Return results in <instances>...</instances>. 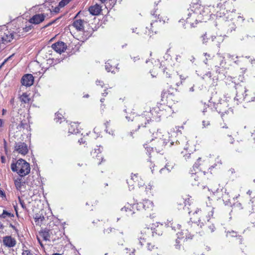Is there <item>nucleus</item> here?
Instances as JSON below:
<instances>
[{
	"label": "nucleus",
	"instance_id": "1",
	"mask_svg": "<svg viewBox=\"0 0 255 255\" xmlns=\"http://www.w3.org/2000/svg\"><path fill=\"white\" fill-rule=\"evenodd\" d=\"M187 11L186 22L189 23L192 27L195 26L193 21L196 22V24L199 21L208 19L211 15L210 6H204L197 3L193 4Z\"/></svg>",
	"mask_w": 255,
	"mask_h": 255
},
{
	"label": "nucleus",
	"instance_id": "2",
	"mask_svg": "<svg viewBox=\"0 0 255 255\" xmlns=\"http://www.w3.org/2000/svg\"><path fill=\"white\" fill-rule=\"evenodd\" d=\"M201 212V211L199 209H197L195 211L193 215L194 217H191L190 221L187 223V229L184 232H179L177 234V239L176 240L175 247L176 249L180 250L181 249V240L183 239V241L187 240V239H192V235H191V228L192 227L195 228L196 226H200L202 228L204 226V223L201 222V220L200 218L197 217L198 220L196 221L195 219V216L198 213Z\"/></svg>",
	"mask_w": 255,
	"mask_h": 255
},
{
	"label": "nucleus",
	"instance_id": "3",
	"mask_svg": "<svg viewBox=\"0 0 255 255\" xmlns=\"http://www.w3.org/2000/svg\"><path fill=\"white\" fill-rule=\"evenodd\" d=\"M162 112L163 111L157 106L153 107L149 112H144L142 115L137 117V120L139 123L138 126V128L141 126L145 127L147 123H149L151 120H157L161 117Z\"/></svg>",
	"mask_w": 255,
	"mask_h": 255
},
{
	"label": "nucleus",
	"instance_id": "4",
	"mask_svg": "<svg viewBox=\"0 0 255 255\" xmlns=\"http://www.w3.org/2000/svg\"><path fill=\"white\" fill-rule=\"evenodd\" d=\"M11 169L13 172H16L21 177L28 174L30 171L29 163L21 158L18 159L15 163H12Z\"/></svg>",
	"mask_w": 255,
	"mask_h": 255
},
{
	"label": "nucleus",
	"instance_id": "5",
	"mask_svg": "<svg viewBox=\"0 0 255 255\" xmlns=\"http://www.w3.org/2000/svg\"><path fill=\"white\" fill-rule=\"evenodd\" d=\"M235 88L236 90V96L235 98V100L238 101V102H241L243 100L246 101L247 102L255 101V97L250 99L247 96V94H245L247 89L245 86L240 84H236Z\"/></svg>",
	"mask_w": 255,
	"mask_h": 255
},
{
	"label": "nucleus",
	"instance_id": "6",
	"mask_svg": "<svg viewBox=\"0 0 255 255\" xmlns=\"http://www.w3.org/2000/svg\"><path fill=\"white\" fill-rule=\"evenodd\" d=\"M214 64L217 73H222L224 71V68L226 65L225 57L221 54L218 53L214 58Z\"/></svg>",
	"mask_w": 255,
	"mask_h": 255
},
{
	"label": "nucleus",
	"instance_id": "7",
	"mask_svg": "<svg viewBox=\"0 0 255 255\" xmlns=\"http://www.w3.org/2000/svg\"><path fill=\"white\" fill-rule=\"evenodd\" d=\"M157 9H155L154 11H152L151 12V14L152 16H154V17L156 18V17L157 16V19H156L155 20H152V22L150 23V31H151L152 33H156L157 32V29L155 28V27L156 26V23L158 22V21L159 22H163V23H165L166 21H167L168 19L166 17L164 18H162L161 16H160V14L157 13Z\"/></svg>",
	"mask_w": 255,
	"mask_h": 255
},
{
	"label": "nucleus",
	"instance_id": "8",
	"mask_svg": "<svg viewBox=\"0 0 255 255\" xmlns=\"http://www.w3.org/2000/svg\"><path fill=\"white\" fill-rule=\"evenodd\" d=\"M0 37L2 43L6 44L10 42L14 38V36L13 33L3 26L0 30Z\"/></svg>",
	"mask_w": 255,
	"mask_h": 255
},
{
	"label": "nucleus",
	"instance_id": "9",
	"mask_svg": "<svg viewBox=\"0 0 255 255\" xmlns=\"http://www.w3.org/2000/svg\"><path fill=\"white\" fill-rule=\"evenodd\" d=\"M14 150L21 155H25L27 153L28 149V146L25 143L18 142L15 143Z\"/></svg>",
	"mask_w": 255,
	"mask_h": 255
},
{
	"label": "nucleus",
	"instance_id": "10",
	"mask_svg": "<svg viewBox=\"0 0 255 255\" xmlns=\"http://www.w3.org/2000/svg\"><path fill=\"white\" fill-rule=\"evenodd\" d=\"M245 213L249 216L250 219H255V206L253 204V201H251L247 204Z\"/></svg>",
	"mask_w": 255,
	"mask_h": 255
},
{
	"label": "nucleus",
	"instance_id": "11",
	"mask_svg": "<svg viewBox=\"0 0 255 255\" xmlns=\"http://www.w3.org/2000/svg\"><path fill=\"white\" fill-rule=\"evenodd\" d=\"M34 82V77L32 74H26L23 75L21 80V83L22 85L26 87H30L33 85Z\"/></svg>",
	"mask_w": 255,
	"mask_h": 255
},
{
	"label": "nucleus",
	"instance_id": "12",
	"mask_svg": "<svg viewBox=\"0 0 255 255\" xmlns=\"http://www.w3.org/2000/svg\"><path fill=\"white\" fill-rule=\"evenodd\" d=\"M51 47L53 49L59 53L64 52L67 48L65 43L62 41H58L53 44Z\"/></svg>",
	"mask_w": 255,
	"mask_h": 255
},
{
	"label": "nucleus",
	"instance_id": "13",
	"mask_svg": "<svg viewBox=\"0 0 255 255\" xmlns=\"http://www.w3.org/2000/svg\"><path fill=\"white\" fill-rule=\"evenodd\" d=\"M53 231H51L46 229L39 232V235L45 241H49L51 239H52L53 241L55 240V238H53V237H51Z\"/></svg>",
	"mask_w": 255,
	"mask_h": 255
},
{
	"label": "nucleus",
	"instance_id": "14",
	"mask_svg": "<svg viewBox=\"0 0 255 255\" xmlns=\"http://www.w3.org/2000/svg\"><path fill=\"white\" fill-rule=\"evenodd\" d=\"M45 16L43 13L36 14L34 15L29 20L30 23L37 24L44 21Z\"/></svg>",
	"mask_w": 255,
	"mask_h": 255
},
{
	"label": "nucleus",
	"instance_id": "15",
	"mask_svg": "<svg viewBox=\"0 0 255 255\" xmlns=\"http://www.w3.org/2000/svg\"><path fill=\"white\" fill-rule=\"evenodd\" d=\"M135 205L131 204L128 203H127L126 205L121 209L122 211H125L126 212V215L128 216H132L134 214V207Z\"/></svg>",
	"mask_w": 255,
	"mask_h": 255
},
{
	"label": "nucleus",
	"instance_id": "16",
	"mask_svg": "<svg viewBox=\"0 0 255 255\" xmlns=\"http://www.w3.org/2000/svg\"><path fill=\"white\" fill-rule=\"evenodd\" d=\"M3 243L6 247L11 248L15 245L16 241L11 236H6L3 239Z\"/></svg>",
	"mask_w": 255,
	"mask_h": 255
},
{
	"label": "nucleus",
	"instance_id": "17",
	"mask_svg": "<svg viewBox=\"0 0 255 255\" xmlns=\"http://www.w3.org/2000/svg\"><path fill=\"white\" fill-rule=\"evenodd\" d=\"M86 22L83 20L82 19H76L75 20L73 23V26L76 28V29L78 31H83L84 30V23Z\"/></svg>",
	"mask_w": 255,
	"mask_h": 255
},
{
	"label": "nucleus",
	"instance_id": "18",
	"mask_svg": "<svg viewBox=\"0 0 255 255\" xmlns=\"http://www.w3.org/2000/svg\"><path fill=\"white\" fill-rule=\"evenodd\" d=\"M202 172H199L198 171L193 172V170H191V180H194V181L192 182V184L194 186H198L199 184L200 178L199 176V174H202Z\"/></svg>",
	"mask_w": 255,
	"mask_h": 255
},
{
	"label": "nucleus",
	"instance_id": "19",
	"mask_svg": "<svg viewBox=\"0 0 255 255\" xmlns=\"http://www.w3.org/2000/svg\"><path fill=\"white\" fill-rule=\"evenodd\" d=\"M89 11L92 15H97L100 14L101 11V7L99 5L96 4L94 5L90 6L89 8Z\"/></svg>",
	"mask_w": 255,
	"mask_h": 255
},
{
	"label": "nucleus",
	"instance_id": "20",
	"mask_svg": "<svg viewBox=\"0 0 255 255\" xmlns=\"http://www.w3.org/2000/svg\"><path fill=\"white\" fill-rule=\"evenodd\" d=\"M142 202L143 204H140V205H142L143 209L144 210H152L153 203L151 201L149 200H144Z\"/></svg>",
	"mask_w": 255,
	"mask_h": 255
},
{
	"label": "nucleus",
	"instance_id": "21",
	"mask_svg": "<svg viewBox=\"0 0 255 255\" xmlns=\"http://www.w3.org/2000/svg\"><path fill=\"white\" fill-rule=\"evenodd\" d=\"M79 132V130L77 128V123H71L68 127V133L70 134H77Z\"/></svg>",
	"mask_w": 255,
	"mask_h": 255
},
{
	"label": "nucleus",
	"instance_id": "22",
	"mask_svg": "<svg viewBox=\"0 0 255 255\" xmlns=\"http://www.w3.org/2000/svg\"><path fill=\"white\" fill-rule=\"evenodd\" d=\"M153 228V227L144 228L141 232V234L142 235V236H145V237L146 236L149 237L151 236L152 237Z\"/></svg>",
	"mask_w": 255,
	"mask_h": 255
},
{
	"label": "nucleus",
	"instance_id": "23",
	"mask_svg": "<svg viewBox=\"0 0 255 255\" xmlns=\"http://www.w3.org/2000/svg\"><path fill=\"white\" fill-rule=\"evenodd\" d=\"M202 39V42L203 44H206L209 39H211L212 41H214L215 39L216 38V36L215 35H212L209 36L207 33L206 32L201 37Z\"/></svg>",
	"mask_w": 255,
	"mask_h": 255
},
{
	"label": "nucleus",
	"instance_id": "24",
	"mask_svg": "<svg viewBox=\"0 0 255 255\" xmlns=\"http://www.w3.org/2000/svg\"><path fill=\"white\" fill-rule=\"evenodd\" d=\"M35 222L37 225H40L43 220L45 219L44 216L42 214L37 213L34 216Z\"/></svg>",
	"mask_w": 255,
	"mask_h": 255
},
{
	"label": "nucleus",
	"instance_id": "25",
	"mask_svg": "<svg viewBox=\"0 0 255 255\" xmlns=\"http://www.w3.org/2000/svg\"><path fill=\"white\" fill-rule=\"evenodd\" d=\"M162 227V224L160 225V226H159L158 225L156 228L153 227L152 237H155L156 235H157L158 236L162 235V231H161Z\"/></svg>",
	"mask_w": 255,
	"mask_h": 255
},
{
	"label": "nucleus",
	"instance_id": "26",
	"mask_svg": "<svg viewBox=\"0 0 255 255\" xmlns=\"http://www.w3.org/2000/svg\"><path fill=\"white\" fill-rule=\"evenodd\" d=\"M19 99L21 102L25 104L28 103L30 101L28 95L26 93H23L22 95H21L19 97Z\"/></svg>",
	"mask_w": 255,
	"mask_h": 255
},
{
	"label": "nucleus",
	"instance_id": "27",
	"mask_svg": "<svg viewBox=\"0 0 255 255\" xmlns=\"http://www.w3.org/2000/svg\"><path fill=\"white\" fill-rule=\"evenodd\" d=\"M15 185L17 189H20L22 186L25 184L21 178H17L14 181Z\"/></svg>",
	"mask_w": 255,
	"mask_h": 255
},
{
	"label": "nucleus",
	"instance_id": "28",
	"mask_svg": "<svg viewBox=\"0 0 255 255\" xmlns=\"http://www.w3.org/2000/svg\"><path fill=\"white\" fill-rule=\"evenodd\" d=\"M14 217L13 214L5 210H3L2 213L0 215V217L2 218H6L7 217L12 218Z\"/></svg>",
	"mask_w": 255,
	"mask_h": 255
},
{
	"label": "nucleus",
	"instance_id": "29",
	"mask_svg": "<svg viewBox=\"0 0 255 255\" xmlns=\"http://www.w3.org/2000/svg\"><path fill=\"white\" fill-rule=\"evenodd\" d=\"M64 117L59 112H57L55 114V118L54 120L56 123H59L60 124L62 122V120L64 119Z\"/></svg>",
	"mask_w": 255,
	"mask_h": 255
},
{
	"label": "nucleus",
	"instance_id": "30",
	"mask_svg": "<svg viewBox=\"0 0 255 255\" xmlns=\"http://www.w3.org/2000/svg\"><path fill=\"white\" fill-rule=\"evenodd\" d=\"M174 165L173 164H169L168 162L165 165V167L160 169V172L162 173L165 169H166L168 172H170L173 168Z\"/></svg>",
	"mask_w": 255,
	"mask_h": 255
},
{
	"label": "nucleus",
	"instance_id": "31",
	"mask_svg": "<svg viewBox=\"0 0 255 255\" xmlns=\"http://www.w3.org/2000/svg\"><path fill=\"white\" fill-rule=\"evenodd\" d=\"M102 152V149L100 147H98L97 148H95L94 150L92 151L91 152V154L93 157H100L98 154H100Z\"/></svg>",
	"mask_w": 255,
	"mask_h": 255
},
{
	"label": "nucleus",
	"instance_id": "32",
	"mask_svg": "<svg viewBox=\"0 0 255 255\" xmlns=\"http://www.w3.org/2000/svg\"><path fill=\"white\" fill-rule=\"evenodd\" d=\"M201 159V158H198L197 159V162H195L193 166V172H196L198 171L199 172H202L200 169H198L199 164L198 163V161H199Z\"/></svg>",
	"mask_w": 255,
	"mask_h": 255
},
{
	"label": "nucleus",
	"instance_id": "33",
	"mask_svg": "<svg viewBox=\"0 0 255 255\" xmlns=\"http://www.w3.org/2000/svg\"><path fill=\"white\" fill-rule=\"evenodd\" d=\"M115 229L114 228L109 227L106 229H104L103 231V233L104 234L106 235H109L110 233H113L115 231Z\"/></svg>",
	"mask_w": 255,
	"mask_h": 255
},
{
	"label": "nucleus",
	"instance_id": "34",
	"mask_svg": "<svg viewBox=\"0 0 255 255\" xmlns=\"http://www.w3.org/2000/svg\"><path fill=\"white\" fill-rule=\"evenodd\" d=\"M228 197H229L228 194L226 193H225L222 196L223 200L224 203L225 204V205H228V203L230 202V199L228 198Z\"/></svg>",
	"mask_w": 255,
	"mask_h": 255
},
{
	"label": "nucleus",
	"instance_id": "35",
	"mask_svg": "<svg viewBox=\"0 0 255 255\" xmlns=\"http://www.w3.org/2000/svg\"><path fill=\"white\" fill-rule=\"evenodd\" d=\"M226 237H237V232L232 231H228L226 233Z\"/></svg>",
	"mask_w": 255,
	"mask_h": 255
},
{
	"label": "nucleus",
	"instance_id": "36",
	"mask_svg": "<svg viewBox=\"0 0 255 255\" xmlns=\"http://www.w3.org/2000/svg\"><path fill=\"white\" fill-rule=\"evenodd\" d=\"M112 68V66L110 63L109 62V60L105 63V69L107 72H111L112 73H113V71L111 70Z\"/></svg>",
	"mask_w": 255,
	"mask_h": 255
},
{
	"label": "nucleus",
	"instance_id": "37",
	"mask_svg": "<svg viewBox=\"0 0 255 255\" xmlns=\"http://www.w3.org/2000/svg\"><path fill=\"white\" fill-rule=\"evenodd\" d=\"M70 0H61L59 3V7H63L66 4H67L70 1Z\"/></svg>",
	"mask_w": 255,
	"mask_h": 255
},
{
	"label": "nucleus",
	"instance_id": "38",
	"mask_svg": "<svg viewBox=\"0 0 255 255\" xmlns=\"http://www.w3.org/2000/svg\"><path fill=\"white\" fill-rule=\"evenodd\" d=\"M215 161H216V163L213 165L211 166V168H215L217 166H218V165L220 166L222 164V161L219 157H218L216 159Z\"/></svg>",
	"mask_w": 255,
	"mask_h": 255
},
{
	"label": "nucleus",
	"instance_id": "39",
	"mask_svg": "<svg viewBox=\"0 0 255 255\" xmlns=\"http://www.w3.org/2000/svg\"><path fill=\"white\" fill-rule=\"evenodd\" d=\"M144 147L146 150L147 154H148V155L150 154L151 151H153V148L150 146H148L147 144H145L144 145Z\"/></svg>",
	"mask_w": 255,
	"mask_h": 255
},
{
	"label": "nucleus",
	"instance_id": "40",
	"mask_svg": "<svg viewBox=\"0 0 255 255\" xmlns=\"http://www.w3.org/2000/svg\"><path fill=\"white\" fill-rule=\"evenodd\" d=\"M167 142L165 139H159L158 140V146H159L160 145H161L162 146H163L164 145H166L167 144ZM158 147L159 148V147Z\"/></svg>",
	"mask_w": 255,
	"mask_h": 255
},
{
	"label": "nucleus",
	"instance_id": "41",
	"mask_svg": "<svg viewBox=\"0 0 255 255\" xmlns=\"http://www.w3.org/2000/svg\"><path fill=\"white\" fill-rule=\"evenodd\" d=\"M133 205H135L136 206V210L139 211L143 209L142 205H140V204H143V202H139L137 204H132Z\"/></svg>",
	"mask_w": 255,
	"mask_h": 255
},
{
	"label": "nucleus",
	"instance_id": "42",
	"mask_svg": "<svg viewBox=\"0 0 255 255\" xmlns=\"http://www.w3.org/2000/svg\"><path fill=\"white\" fill-rule=\"evenodd\" d=\"M210 122L208 121H204V120L202 121V128H207L209 126H210Z\"/></svg>",
	"mask_w": 255,
	"mask_h": 255
},
{
	"label": "nucleus",
	"instance_id": "43",
	"mask_svg": "<svg viewBox=\"0 0 255 255\" xmlns=\"http://www.w3.org/2000/svg\"><path fill=\"white\" fill-rule=\"evenodd\" d=\"M146 238L145 236L144 237H140L139 239V243L141 245V246H143L144 245V243L146 242Z\"/></svg>",
	"mask_w": 255,
	"mask_h": 255
},
{
	"label": "nucleus",
	"instance_id": "44",
	"mask_svg": "<svg viewBox=\"0 0 255 255\" xmlns=\"http://www.w3.org/2000/svg\"><path fill=\"white\" fill-rule=\"evenodd\" d=\"M127 183L129 185V190H131L133 189L134 186H133V184H132V181L130 180V179L127 180Z\"/></svg>",
	"mask_w": 255,
	"mask_h": 255
},
{
	"label": "nucleus",
	"instance_id": "45",
	"mask_svg": "<svg viewBox=\"0 0 255 255\" xmlns=\"http://www.w3.org/2000/svg\"><path fill=\"white\" fill-rule=\"evenodd\" d=\"M96 84L97 86H100L102 88L104 87V83L103 81L99 80H97L96 81Z\"/></svg>",
	"mask_w": 255,
	"mask_h": 255
},
{
	"label": "nucleus",
	"instance_id": "46",
	"mask_svg": "<svg viewBox=\"0 0 255 255\" xmlns=\"http://www.w3.org/2000/svg\"><path fill=\"white\" fill-rule=\"evenodd\" d=\"M32 28V26L31 25H30L29 26H26L24 28H23V30L24 32H29Z\"/></svg>",
	"mask_w": 255,
	"mask_h": 255
},
{
	"label": "nucleus",
	"instance_id": "47",
	"mask_svg": "<svg viewBox=\"0 0 255 255\" xmlns=\"http://www.w3.org/2000/svg\"><path fill=\"white\" fill-rule=\"evenodd\" d=\"M22 255H33V254L29 250H24L22 253Z\"/></svg>",
	"mask_w": 255,
	"mask_h": 255
},
{
	"label": "nucleus",
	"instance_id": "48",
	"mask_svg": "<svg viewBox=\"0 0 255 255\" xmlns=\"http://www.w3.org/2000/svg\"><path fill=\"white\" fill-rule=\"evenodd\" d=\"M19 203H20V204L21 206V207L24 209V210H26V205L24 202L23 201L21 200V199H19Z\"/></svg>",
	"mask_w": 255,
	"mask_h": 255
},
{
	"label": "nucleus",
	"instance_id": "49",
	"mask_svg": "<svg viewBox=\"0 0 255 255\" xmlns=\"http://www.w3.org/2000/svg\"><path fill=\"white\" fill-rule=\"evenodd\" d=\"M137 174H134L133 175L131 176L130 180L132 181H135V180H137Z\"/></svg>",
	"mask_w": 255,
	"mask_h": 255
},
{
	"label": "nucleus",
	"instance_id": "50",
	"mask_svg": "<svg viewBox=\"0 0 255 255\" xmlns=\"http://www.w3.org/2000/svg\"><path fill=\"white\" fill-rule=\"evenodd\" d=\"M147 249L149 251H151L154 247V246H151L150 244L149 243H147Z\"/></svg>",
	"mask_w": 255,
	"mask_h": 255
},
{
	"label": "nucleus",
	"instance_id": "51",
	"mask_svg": "<svg viewBox=\"0 0 255 255\" xmlns=\"http://www.w3.org/2000/svg\"><path fill=\"white\" fill-rule=\"evenodd\" d=\"M131 58L132 59V60L134 62H135L136 61L139 60L140 59L139 57L138 56L131 57Z\"/></svg>",
	"mask_w": 255,
	"mask_h": 255
},
{
	"label": "nucleus",
	"instance_id": "52",
	"mask_svg": "<svg viewBox=\"0 0 255 255\" xmlns=\"http://www.w3.org/2000/svg\"><path fill=\"white\" fill-rule=\"evenodd\" d=\"M208 228L211 232H213L215 231V227L213 225L209 226Z\"/></svg>",
	"mask_w": 255,
	"mask_h": 255
},
{
	"label": "nucleus",
	"instance_id": "53",
	"mask_svg": "<svg viewBox=\"0 0 255 255\" xmlns=\"http://www.w3.org/2000/svg\"><path fill=\"white\" fill-rule=\"evenodd\" d=\"M237 239L239 240V243L240 244H242L243 243V239L242 237H241V236H238Z\"/></svg>",
	"mask_w": 255,
	"mask_h": 255
},
{
	"label": "nucleus",
	"instance_id": "54",
	"mask_svg": "<svg viewBox=\"0 0 255 255\" xmlns=\"http://www.w3.org/2000/svg\"><path fill=\"white\" fill-rule=\"evenodd\" d=\"M184 157H185V160H187L191 157V154L190 153H187L183 155Z\"/></svg>",
	"mask_w": 255,
	"mask_h": 255
},
{
	"label": "nucleus",
	"instance_id": "55",
	"mask_svg": "<svg viewBox=\"0 0 255 255\" xmlns=\"http://www.w3.org/2000/svg\"><path fill=\"white\" fill-rule=\"evenodd\" d=\"M234 206L237 208H241L242 209V204L241 203H237L236 204H234Z\"/></svg>",
	"mask_w": 255,
	"mask_h": 255
},
{
	"label": "nucleus",
	"instance_id": "56",
	"mask_svg": "<svg viewBox=\"0 0 255 255\" xmlns=\"http://www.w3.org/2000/svg\"><path fill=\"white\" fill-rule=\"evenodd\" d=\"M227 56L228 58H231L233 60H234V55H232L230 54H227Z\"/></svg>",
	"mask_w": 255,
	"mask_h": 255
},
{
	"label": "nucleus",
	"instance_id": "57",
	"mask_svg": "<svg viewBox=\"0 0 255 255\" xmlns=\"http://www.w3.org/2000/svg\"><path fill=\"white\" fill-rule=\"evenodd\" d=\"M78 142L80 144H82L85 142V140H84L83 138H81L80 139H79Z\"/></svg>",
	"mask_w": 255,
	"mask_h": 255
},
{
	"label": "nucleus",
	"instance_id": "58",
	"mask_svg": "<svg viewBox=\"0 0 255 255\" xmlns=\"http://www.w3.org/2000/svg\"><path fill=\"white\" fill-rule=\"evenodd\" d=\"M60 7H59V6H57V7H55V8L54 9V11L55 12H56V13L58 12L59 11V10H60Z\"/></svg>",
	"mask_w": 255,
	"mask_h": 255
},
{
	"label": "nucleus",
	"instance_id": "59",
	"mask_svg": "<svg viewBox=\"0 0 255 255\" xmlns=\"http://www.w3.org/2000/svg\"><path fill=\"white\" fill-rule=\"evenodd\" d=\"M0 195L1 196V197H3V196H5V193L3 191L1 190L0 189Z\"/></svg>",
	"mask_w": 255,
	"mask_h": 255
},
{
	"label": "nucleus",
	"instance_id": "60",
	"mask_svg": "<svg viewBox=\"0 0 255 255\" xmlns=\"http://www.w3.org/2000/svg\"><path fill=\"white\" fill-rule=\"evenodd\" d=\"M1 160L2 163H5V158L3 156H1Z\"/></svg>",
	"mask_w": 255,
	"mask_h": 255
},
{
	"label": "nucleus",
	"instance_id": "61",
	"mask_svg": "<svg viewBox=\"0 0 255 255\" xmlns=\"http://www.w3.org/2000/svg\"><path fill=\"white\" fill-rule=\"evenodd\" d=\"M229 137L230 138V142L231 143H233L234 141V139L232 138V137L231 135H229Z\"/></svg>",
	"mask_w": 255,
	"mask_h": 255
},
{
	"label": "nucleus",
	"instance_id": "62",
	"mask_svg": "<svg viewBox=\"0 0 255 255\" xmlns=\"http://www.w3.org/2000/svg\"><path fill=\"white\" fill-rule=\"evenodd\" d=\"M7 62V60H4L3 62L0 65V69L5 64V63Z\"/></svg>",
	"mask_w": 255,
	"mask_h": 255
},
{
	"label": "nucleus",
	"instance_id": "63",
	"mask_svg": "<svg viewBox=\"0 0 255 255\" xmlns=\"http://www.w3.org/2000/svg\"><path fill=\"white\" fill-rule=\"evenodd\" d=\"M3 124V121L2 119H0V127H2Z\"/></svg>",
	"mask_w": 255,
	"mask_h": 255
},
{
	"label": "nucleus",
	"instance_id": "64",
	"mask_svg": "<svg viewBox=\"0 0 255 255\" xmlns=\"http://www.w3.org/2000/svg\"><path fill=\"white\" fill-rule=\"evenodd\" d=\"M252 136L253 137L254 139H255V129L254 130L253 132H252Z\"/></svg>",
	"mask_w": 255,
	"mask_h": 255
}]
</instances>
